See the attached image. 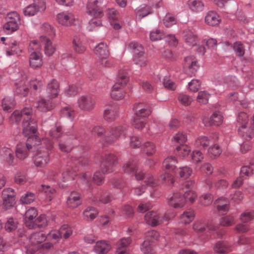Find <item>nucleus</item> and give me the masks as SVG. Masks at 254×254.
Here are the masks:
<instances>
[{
    "label": "nucleus",
    "instance_id": "f03ea898",
    "mask_svg": "<svg viewBox=\"0 0 254 254\" xmlns=\"http://www.w3.org/2000/svg\"><path fill=\"white\" fill-rule=\"evenodd\" d=\"M100 170L96 171L93 176V180L98 185H102L104 180V176L113 172L118 164L116 156L113 154H106L101 157Z\"/></svg>",
    "mask_w": 254,
    "mask_h": 254
},
{
    "label": "nucleus",
    "instance_id": "2eb2a0df",
    "mask_svg": "<svg viewBox=\"0 0 254 254\" xmlns=\"http://www.w3.org/2000/svg\"><path fill=\"white\" fill-rule=\"evenodd\" d=\"M46 4L44 0H34L33 3L26 7L23 12L24 15L27 16H32L38 12L44 11L46 9Z\"/></svg>",
    "mask_w": 254,
    "mask_h": 254
},
{
    "label": "nucleus",
    "instance_id": "c9c22d12",
    "mask_svg": "<svg viewBox=\"0 0 254 254\" xmlns=\"http://www.w3.org/2000/svg\"><path fill=\"white\" fill-rule=\"evenodd\" d=\"M35 107L40 111L46 112L51 110L52 105L49 100L41 98L34 103Z\"/></svg>",
    "mask_w": 254,
    "mask_h": 254
},
{
    "label": "nucleus",
    "instance_id": "6ab92c4d",
    "mask_svg": "<svg viewBox=\"0 0 254 254\" xmlns=\"http://www.w3.org/2000/svg\"><path fill=\"white\" fill-rule=\"evenodd\" d=\"M182 193L174 192L172 196L168 197L167 203L169 205L175 208H182L185 205V200Z\"/></svg>",
    "mask_w": 254,
    "mask_h": 254
},
{
    "label": "nucleus",
    "instance_id": "4d7b16f0",
    "mask_svg": "<svg viewBox=\"0 0 254 254\" xmlns=\"http://www.w3.org/2000/svg\"><path fill=\"white\" fill-rule=\"evenodd\" d=\"M74 50L76 53H82L85 51V47L82 44L78 36H74L72 41Z\"/></svg>",
    "mask_w": 254,
    "mask_h": 254
},
{
    "label": "nucleus",
    "instance_id": "c85d7f7f",
    "mask_svg": "<svg viewBox=\"0 0 254 254\" xmlns=\"http://www.w3.org/2000/svg\"><path fill=\"white\" fill-rule=\"evenodd\" d=\"M37 215L38 212L34 207H31L26 211L24 215V220L26 226L29 229L33 228V223L34 221L33 220Z\"/></svg>",
    "mask_w": 254,
    "mask_h": 254
},
{
    "label": "nucleus",
    "instance_id": "39448f33",
    "mask_svg": "<svg viewBox=\"0 0 254 254\" xmlns=\"http://www.w3.org/2000/svg\"><path fill=\"white\" fill-rule=\"evenodd\" d=\"M125 173L133 175H134L136 180H141L145 179L144 183L147 186L154 187L157 185L156 180L150 174H147L144 176V173L141 171H138L136 163L134 161H130L126 163L123 167Z\"/></svg>",
    "mask_w": 254,
    "mask_h": 254
},
{
    "label": "nucleus",
    "instance_id": "5fc2aeb1",
    "mask_svg": "<svg viewBox=\"0 0 254 254\" xmlns=\"http://www.w3.org/2000/svg\"><path fill=\"white\" fill-rule=\"evenodd\" d=\"M227 88L235 89L239 86V82L235 76H228L224 79Z\"/></svg>",
    "mask_w": 254,
    "mask_h": 254
},
{
    "label": "nucleus",
    "instance_id": "6e6552de",
    "mask_svg": "<svg viewBox=\"0 0 254 254\" xmlns=\"http://www.w3.org/2000/svg\"><path fill=\"white\" fill-rule=\"evenodd\" d=\"M127 48L133 54L134 62L140 66L146 65L147 60L144 55V49L142 46L137 42H131L128 45Z\"/></svg>",
    "mask_w": 254,
    "mask_h": 254
},
{
    "label": "nucleus",
    "instance_id": "393cba45",
    "mask_svg": "<svg viewBox=\"0 0 254 254\" xmlns=\"http://www.w3.org/2000/svg\"><path fill=\"white\" fill-rule=\"evenodd\" d=\"M223 116L220 112H216L214 113L208 119H203V123L205 126H219L223 122Z\"/></svg>",
    "mask_w": 254,
    "mask_h": 254
},
{
    "label": "nucleus",
    "instance_id": "dca6fc26",
    "mask_svg": "<svg viewBox=\"0 0 254 254\" xmlns=\"http://www.w3.org/2000/svg\"><path fill=\"white\" fill-rule=\"evenodd\" d=\"M184 69L189 74H195L199 68V65L196 58L193 56L186 57L183 63Z\"/></svg>",
    "mask_w": 254,
    "mask_h": 254
},
{
    "label": "nucleus",
    "instance_id": "e2e57ef3",
    "mask_svg": "<svg viewBox=\"0 0 254 254\" xmlns=\"http://www.w3.org/2000/svg\"><path fill=\"white\" fill-rule=\"evenodd\" d=\"M210 97V94L207 91H201L198 92L196 100L201 104H206Z\"/></svg>",
    "mask_w": 254,
    "mask_h": 254
},
{
    "label": "nucleus",
    "instance_id": "2f4dec72",
    "mask_svg": "<svg viewBox=\"0 0 254 254\" xmlns=\"http://www.w3.org/2000/svg\"><path fill=\"white\" fill-rule=\"evenodd\" d=\"M238 133L240 136L247 140L252 139L254 136V129L248 125L239 127Z\"/></svg>",
    "mask_w": 254,
    "mask_h": 254
},
{
    "label": "nucleus",
    "instance_id": "37998d69",
    "mask_svg": "<svg viewBox=\"0 0 254 254\" xmlns=\"http://www.w3.org/2000/svg\"><path fill=\"white\" fill-rule=\"evenodd\" d=\"M39 190L45 194L47 196L46 198L47 201H50L52 199L53 195L56 192L55 189L53 188L50 186H46L44 185H42L39 189Z\"/></svg>",
    "mask_w": 254,
    "mask_h": 254
},
{
    "label": "nucleus",
    "instance_id": "473e14b6",
    "mask_svg": "<svg viewBox=\"0 0 254 254\" xmlns=\"http://www.w3.org/2000/svg\"><path fill=\"white\" fill-rule=\"evenodd\" d=\"M94 52L99 58H108L109 51L107 45L103 42L99 43L95 48Z\"/></svg>",
    "mask_w": 254,
    "mask_h": 254
},
{
    "label": "nucleus",
    "instance_id": "9b49d317",
    "mask_svg": "<svg viewBox=\"0 0 254 254\" xmlns=\"http://www.w3.org/2000/svg\"><path fill=\"white\" fill-rule=\"evenodd\" d=\"M175 216L172 213L170 216H168L166 213L164 215H162L157 212L151 211L147 212L144 216V220L147 224L152 227L159 225L165 221H167L171 218Z\"/></svg>",
    "mask_w": 254,
    "mask_h": 254
},
{
    "label": "nucleus",
    "instance_id": "09e8293b",
    "mask_svg": "<svg viewBox=\"0 0 254 254\" xmlns=\"http://www.w3.org/2000/svg\"><path fill=\"white\" fill-rule=\"evenodd\" d=\"M118 116L117 111L115 109H106L104 111V117L105 120L108 122L114 121Z\"/></svg>",
    "mask_w": 254,
    "mask_h": 254
},
{
    "label": "nucleus",
    "instance_id": "b1692460",
    "mask_svg": "<svg viewBox=\"0 0 254 254\" xmlns=\"http://www.w3.org/2000/svg\"><path fill=\"white\" fill-rule=\"evenodd\" d=\"M193 228L194 231L197 232L210 231L211 233H215L218 229V227L214 226L212 225H208L204 221H199L194 223Z\"/></svg>",
    "mask_w": 254,
    "mask_h": 254
},
{
    "label": "nucleus",
    "instance_id": "423d86ee",
    "mask_svg": "<svg viewBox=\"0 0 254 254\" xmlns=\"http://www.w3.org/2000/svg\"><path fill=\"white\" fill-rule=\"evenodd\" d=\"M127 133V128L123 126H111L107 129L103 141V144L105 145L112 144L120 138L126 137Z\"/></svg>",
    "mask_w": 254,
    "mask_h": 254
},
{
    "label": "nucleus",
    "instance_id": "bb28decb",
    "mask_svg": "<svg viewBox=\"0 0 254 254\" xmlns=\"http://www.w3.org/2000/svg\"><path fill=\"white\" fill-rule=\"evenodd\" d=\"M0 159L5 161L7 164H11L14 160L13 150L8 147L0 148Z\"/></svg>",
    "mask_w": 254,
    "mask_h": 254
},
{
    "label": "nucleus",
    "instance_id": "8fccbe9b",
    "mask_svg": "<svg viewBox=\"0 0 254 254\" xmlns=\"http://www.w3.org/2000/svg\"><path fill=\"white\" fill-rule=\"evenodd\" d=\"M33 228H44L48 225V219L45 214L40 215L33 223Z\"/></svg>",
    "mask_w": 254,
    "mask_h": 254
},
{
    "label": "nucleus",
    "instance_id": "58836bf2",
    "mask_svg": "<svg viewBox=\"0 0 254 254\" xmlns=\"http://www.w3.org/2000/svg\"><path fill=\"white\" fill-rule=\"evenodd\" d=\"M8 45L10 48V50H7L6 54L8 56L17 55H18L22 51L21 48L20 47L19 43L13 40H10Z\"/></svg>",
    "mask_w": 254,
    "mask_h": 254
},
{
    "label": "nucleus",
    "instance_id": "a19ab883",
    "mask_svg": "<svg viewBox=\"0 0 254 254\" xmlns=\"http://www.w3.org/2000/svg\"><path fill=\"white\" fill-rule=\"evenodd\" d=\"M187 140V136L186 134L181 131H178L175 133L172 138V142L175 145H179V146L184 145Z\"/></svg>",
    "mask_w": 254,
    "mask_h": 254
},
{
    "label": "nucleus",
    "instance_id": "20e7f679",
    "mask_svg": "<svg viewBox=\"0 0 254 254\" xmlns=\"http://www.w3.org/2000/svg\"><path fill=\"white\" fill-rule=\"evenodd\" d=\"M103 0H88L86 6V12L92 18L89 20L88 28L93 31L98 27L102 26L100 18L104 15L103 10L99 7Z\"/></svg>",
    "mask_w": 254,
    "mask_h": 254
},
{
    "label": "nucleus",
    "instance_id": "bf43d9fd",
    "mask_svg": "<svg viewBox=\"0 0 254 254\" xmlns=\"http://www.w3.org/2000/svg\"><path fill=\"white\" fill-rule=\"evenodd\" d=\"M219 222L222 226H230L235 223V219L233 215H228L221 218L219 220Z\"/></svg>",
    "mask_w": 254,
    "mask_h": 254
},
{
    "label": "nucleus",
    "instance_id": "603ef678",
    "mask_svg": "<svg viewBox=\"0 0 254 254\" xmlns=\"http://www.w3.org/2000/svg\"><path fill=\"white\" fill-rule=\"evenodd\" d=\"M194 214L192 210L189 209L185 211L181 216L180 219L182 223L188 224L194 219Z\"/></svg>",
    "mask_w": 254,
    "mask_h": 254
},
{
    "label": "nucleus",
    "instance_id": "f704fd0d",
    "mask_svg": "<svg viewBox=\"0 0 254 254\" xmlns=\"http://www.w3.org/2000/svg\"><path fill=\"white\" fill-rule=\"evenodd\" d=\"M111 249V246L106 241H98L94 248L95 252L98 254H106Z\"/></svg>",
    "mask_w": 254,
    "mask_h": 254
},
{
    "label": "nucleus",
    "instance_id": "9d476101",
    "mask_svg": "<svg viewBox=\"0 0 254 254\" xmlns=\"http://www.w3.org/2000/svg\"><path fill=\"white\" fill-rule=\"evenodd\" d=\"M5 19L6 22L3 26L5 33L9 34L18 29L20 23V19L17 12L15 11L9 12L7 14Z\"/></svg>",
    "mask_w": 254,
    "mask_h": 254
},
{
    "label": "nucleus",
    "instance_id": "0e129e2a",
    "mask_svg": "<svg viewBox=\"0 0 254 254\" xmlns=\"http://www.w3.org/2000/svg\"><path fill=\"white\" fill-rule=\"evenodd\" d=\"M190 151V147L187 145L178 146L176 147V153L180 157L188 156Z\"/></svg>",
    "mask_w": 254,
    "mask_h": 254
},
{
    "label": "nucleus",
    "instance_id": "f257e3e1",
    "mask_svg": "<svg viewBox=\"0 0 254 254\" xmlns=\"http://www.w3.org/2000/svg\"><path fill=\"white\" fill-rule=\"evenodd\" d=\"M23 119V134L27 137V141L40 142V138L36 136L37 130V121L33 117L32 109L26 107L21 111H15L11 115L10 121L11 123H18Z\"/></svg>",
    "mask_w": 254,
    "mask_h": 254
},
{
    "label": "nucleus",
    "instance_id": "13d9d810",
    "mask_svg": "<svg viewBox=\"0 0 254 254\" xmlns=\"http://www.w3.org/2000/svg\"><path fill=\"white\" fill-rule=\"evenodd\" d=\"M141 149L148 156L152 155L155 152V146L150 142H146L142 144Z\"/></svg>",
    "mask_w": 254,
    "mask_h": 254
},
{
    "label": "nucleus",
    "instance_id": "3c124183",
    "mask_svg": "<svg viewBox=\"0 0 254 254\" xmlns=\"http://www.w3.org/2000/svg\"><path fill=\"white\" fill-rule=\"evenodd\" d=\"M188 5L190 8L195 12L202 11L204 7L203 3L200 0H189Z\"/></svg>",
    "mask_w": 254,
    "mask_h": 254
},
{
    "label": "nucleus",
    "instance_id": "f8f14e48",
    "mask_svg": "<svg viewBox=\"0 0 254 254\" xmlns=\"http://www.w3.org/2000/svg\"><path fill=\"white\" fill-rule=\"evenodd\" d=\"M159 237V233L155 230H150L146 233L145 240L140 247L141 251L144 254L151 253L152 243L156 241Z\"/></svg>",
    "mask_w": 254,
    "mask_h": 254
},
{
    "label": "nucleus",
    "instance_id": "c756f323",
    "mask_svg": "<svg viewBox=\"0 0 254 254\" xmlns=\"http://www.w3.org/2000/svg\"><path fill=\"white\" fill-rule=\"evenodd\" d=\"M219 15L215 11H210L208 12L205 17V22L209 26H216L218 25L221 22Z\"/></svg>",
    "mask_w": 254,
    "mask_h": 254
},
{
    "label": "nucleus",
    "instance_id": "0eeeda50",
    "mask_svg": "<svg viewBox=\"0 0 254 254\" xmlns=\"http://www.w3.org/2000/svg\"><path fill=\"white\" fill-rule=\"evenodd\" d=\"M41 46L36 40H33L29 44L30 53L29 64L33 68H37L42 66L43 61L41 56Z\"/></svg>",
    "mask_w": 254,
    "mask_h": 254
},
{
    "label": "nucleus",
    "instance_id": "de8ad7c7",
    "mask_svg": "<svg viewBox=\"0 0 254 254\" xmlns=\"http://www.w3.org/2000/svg\"><path fill=\"white\" fill-rule=\"evenodd\" d=\"M214 251L217 253H225L231 251V248L223 241H218L214 246Z\"/></svg>",
    "mask_w": 254,
    "mask_h": 254
},
{
    "label": "nucleus",
    "instance_id": "79ce46f5",
    "mask_svg": "<svg viewBox=\"0 0 254 254\" xmlns=\"http://www.w3.org/2000/svg\"><path fill=\"white\" fill-rule=\"evenodd\" d=\"M15 93L17 95L25 96L27 95L29 91L28 86L26 84L25 81H21L15 83Z\"/></svg>",
    "mask_w": 254,
    "mask_h": 254
},
{
    "label": "nucleus",
    "instance_id": "052dcab7",
    "mask_svg": "<svg viewBox=\"0 0 254 254\" xmlns=\"http://www.w3.org/2000/svg\"><path fill=\"white\" fill-rule=\"evenodd\" d=\"M61 113L63 117H66L71 121H72L74 119V111L68 106L63 107L61 111Z\"/></svg>",
    "mask_w": 254,
    "mask_h": 254
},
{
    "label": "nucleus",
    "instance_id": "680f3d73",
    "mask_svg": "<svg viewBox=\"0 0 254 254\" xmlns=\"http://www.w3.org/2000/svg\"><path fill=\"white\" fill-rule=\"evenodd\" d=\"M61 238L67 239L72 234V230L67 225H64L59 230Z\"/></svg>",
    "mask_w": 254,
    "mask_h": 254
},
{
    "label": "nucleus",
    "instance_id": "1a4fd4ad",
    "mask_svg": "<svg viewBox=\"0 0 254 254\" xmlns=\"http://www.w3.org/2000/svg\"><path fill=\"white\" fill-rule=\"evenodd\" d=\"M177 163V160L176 158L174 156H170L164 160L163 166L167 171L176 173V171L178 170V169H176ZM160 177L162 180L172 184L175 182L174 178L172 177V175L168 171L165 172L164 174L161 175Z\"/></svg>",
    "mask_w": 254,
    "mask_h": 254
},
{
    "label": "nucleus",
    "instance_id": "7ed1b4c3",
    "mask_svg": "<svg viewBox=\"0 0 254 254\" xmlns=\"http://www.w3.org/2000/svg\"><path fill=\"white\" fill-rule=\"evenodd\" d=\"M36 145L37 152L34 157V163L37 167H44L50 161V151L53 147V142L47 138H43Z\"/></svg>",
    "mask_w": 254,
    "mask_h": 254
},
{
    "label": "nucleus",
    "instance_id": "c03bdc74",
    "mask_svg": "<svg viewBox=\"0 0 254 254\" xmlns=\"http://www.w3.org/2000/svg\"><path fill=\"white\" fill-rule=\"evenodd\" d=\"M128 81V76L127 72L125 70H121L119 71L117 76V82L121 86H125Z\"/></svg>",
    "mask_w": 254,
    "mask_h": 254
},
{
    "label": "nucleus",
    "instance_id": "4c0bfd02",
    "mask_svg": "<svg viewBox=\"0 0 254 254\" xmlns=\"http://www.w3.org/2000/svg\"><path fill=\"white\" fill-rule=\"evenodd\" d=\"M132 126L134 128L142 130L145 129L146 132L148 134H154V132L151 130V128H148V127L146 126V124L144 120L139 118H135L132 122Z\"/></svg>",
    "mask_w": 254,
    "mask_h": 254
},
{
    "label": "nucleus",
    "instance_id": "338daca9",
    "mask_svg": "<svg viewBox=\"0 0 254 254\" xmlns=\"http://www.w3.org/2000/svg\"><path fill=\"white\" fill-rule=\"evenodd\" d=\"M244 197V193L240 190L234 191L231 193L230 199L236 203H239Z\"/></svg>",
    "mask_w": 254,
    "mask_h": 254
},
{
    "label": "nucleus",
    "instance_id": "4468645a",
    "mask_svg": "<svg viewBox=\"0 0 254 254\" xmlns=\"http://www.w3.org/2000/svg\"><path fill=\"white\" fill-rule=\"evenodd\" d=\"M194 185V181H189L186 182L183 186L180 187V189L182 190L184 189V187H185L187 190L185 191H183L184 192L183 198H184L185 204L186 203H193L197 197L196 192L192 190Z\"/></svg>",
    "mask_w": 254,
    "mask_h": 254
},
{
    "label": "nucleus",
    "instance_id": "412c9836",
    "mask_svg": "<svg viewBox=\"0 0 254 254\" xmlns=\"http://www.w3.org/2000/svg\"><path fill=\"white\" fill-rule=\"evenodd\" d=\"M15 192L11 188H6L3 190L1 197L3 201V204L7 206L12 205L15 200Z\"/></svg>",
    "mask_w": 254,
    "mask_h": 254
},
{
    "label": "nucleus",
    "instance_id": "774afa93",
    "mask_svg": "<svg viewBox=\"0 0 254 254\" xmlns=\"http://www.w3.org/2000/svg\"><path fill=\"white\" fill-rule=\"evenodd\" d=\"M164 25L167 27H171L172 25L176 24L177 20L174 16L168 13L166 15L163 20Z\"/></svg>",
    "mask_w": 254,
    "mask_h": 254
},
{
    "label": "nucleus",
    "instance_id": "a211bd4d",
    "mask_svg": "<svg viewBox=\"0 0 254 254\" xmlns=\"http://www.w3.org/2000/svg\"><path fill=\"white\" fill-rule=\"evenodd\" d=\"M95 101L93 98L89 96H80L77 100L78 107L82 110L89 111L95 107Z\"/></svg>",
    "mask_w": 254,
    "mask_h": 254
},
{
    "label": "nucleus",
    "instance_id": "6e6d98bb",
    "mask_svg": "<svg viewBox=\"0 0 254 254\" xmlns=\"http://www.w3.org/2000/svg\"><path fill=\"white\" fill-rule=\"evenodd\" d=\"M222 149L219 145L215 144L208 150V154L209 156L212 159H215L219 156L222 153Z\"/></svg>",
    "mask_w": 254,
    "mask_h": 254
},
{
    "label": "nucleus",
    "instance_id": "ea45409f",
    "mask_svg": "<svg viewBox=\"0 0 254 254\" xmlns=\"http://www.w3.org/2000/svg\"><path fill=\"white\" fill-rule=\"evenodd\" d=\"M15 102L12 97H5L2 100L1 106L4 111L10 112L15 106Z\"/></svg>",
    "mask_w": 254,
    "mask_h": 254
},
{
    "label": "nucleus",
    "instance_id": "72a5a7b5",
    "mask_svg": "<svg viewBox=\"0 0 254 254\" xmlns=\"http://www.w3.org/2000/svg\"><path fill=\"white\" fill-rule=\"evenodd\" d=\"M183 36L185 41L189 45L193 46L196 44L198 37L190 29L185 30L184 31Z\"/></svg>",
    "mask_w": 254,
    "mask_h": 254
},
{
    "label": "nucleus",
    "instance_id": "a18cd8bd",
    "mask_svg": "<svg viewBox=\"0 0 254 254\" xmlns=\"http://www.w3.org/2000/svg\"><path fill=\"white\" fill-rule=\"evenodd\" d=\"M98 214L97 210L93 207H87L83 213L84 219L86 220H92L95 218Z\"/></svg>",
    "mask_w": 254,
    "mask_h": 254
},
{
    "label": "nucleus",
    "instance_id": "cd10ccee",
    "mask_svg": "<svg viewBox=\"0 0 254 254\" xmlns=\"http://www.w3.org/2000/svg\"><path fill=\"white\" fill-rule=\"evenodd\" d=\"M215 205L217 211L222 215L226 214L229 209V201L223 197H221L216 200Z\"/></svg>",
    "mask_w": 254,
    "mask_h": 254
},
{
    "label": "nucleus",
    "instance_id": "a878e982",
    "mask_svg": "<svg viewBox=\"0 0 254 254\" xmlns=\"http://www.w3.org/2000/svg\"><path fill=\"white\" fill-rule=\"evenodd\" d=\"M133 109L135 111L136 118L148 117L151 113L150 109L143 103H138L135 104L134 106Z\"/></svg>",
    "mask_w": 254,
    "mask_h": 254
},
{
    "label": "nucleus",
    "instance_id": "f3484780",
    "mask_svg": "<svg viewBox=\"0 0 254 254\" xmlns=\"http://www.w3.org/2000/svg\"><path fill=\"white\" fill-rule=\"evenodd\" d=\"M38 142L31 141L29 142L27 141L26 145L23 144H19L17 146L16 150V155L17 158L23 160L28 155V152L30 150H34V148H36V145H39Z\"/></svg>",
    "mask_w": 254,
    "mask_h": 254
},
{
    "label": "nucleus",
    "instance_id": "7c9ffc66",
    "mask_svg": "<svg viewBox=\"0 0 254 254\" xmlns=\"http://www.w3.org/2000/svg\"><path fill=\"white\" fill-rule=\"evenodd\" d=\"M46 238V235L43 231L34 232L30 235L29 242L31 245L36 246L43 243Z\"/></svg>",
    "mask_w": 254,
    "mask_h": 254
},
{
    "label": "nucleus",
    "instance_id": "5701e85b",
    "mask_svg": "<svg viewBox=\"0 0 254 254\" xmlns=\"http://www.w3.org/2000/svg\"><path fill=\"white\" fill-rule=\"evenodd\" d=\"M39 45L41 44L44 46V51L46 55L48 56H52L55 51V48L53 45L51 40L46 36H42L40 38L39 41L38 42Z\"/></svg>",
    "mask_w": 254,
    "mask_h": 254
},
{
    "label": "nucleus",
    "instance_id": "49530a36",
    "mask_svg": "<svg viewBox=\"0 0 254 254\" xmlns=\"http://www.w3.org/2000/svg\"><path fill=\"white\" fill-rule=\"evenodd\" d=\"M18 222L16 219L13 217L7 218L4 228L6 232H11L15 231L18 227Z\"/></svg>",
    "mask_w": 254,
    "mask_h": 254
},
{
    "label": "nucleus",
    "instance_id": "e433bc0d",
    "mask_svg": "<svg viewBox=\"0 0 254 254\" xmlns=\"http://www.w3.org/2000/svg\"><path fill=\"white\" fill-rule=\"evenodd\" d=\"M118 84H115L112 88L111 93V97L116 100H119L123 99L125 97V92L122 89V87Z\"/></svg>",
    "mask_w": 254,
    "mask_h": 254
},
{
    "label": "nucleus",
    "instance_id": "864d4df0",
    "mask_svg": "<svg viewBox=\"0 0 254 254\" xmlns=\"http://www.w3.org/2000/svg\"><path fill=\"white\" fill-rule=\"evenodd\" d=\"M152 12L151 7L146 4L141 5L136 10V15L143 18Z\"/></svg>",
    "mask_w": 254,
    "mask_h": 254
},
{
    "label": "nucleus",
    "instance_id": "ddd939ff",
    "mask_svg": "<svg viewBox=\"0 0 254 254\" xmlns=\"http://www.w3.org/2000/svg\"><path fill=\"white\" fill-rule=\"evenodd\" d=\"M58 23L66 27L74 25L77 20L75 15L71 11H64L60 12L57 15Z\"/></svg>",
    "mask_w": 254,
    "mask_h": 254
},
{
    "label": "nucleus",
    "instance_id": "4be33fe9",
    "mask_svg": "<svg viewBox=\"0 0 254 254\" xmlns=\"http://www.w3.org/2000/svg\"><path fill=\"white\" fill-rule=\"evenodd\" d=\"M60 92L59 84L56 79L51 80L47 84L46 92L47 96L51 99L57 97Z\"/></svg>",
    "mask_w": 254,
    "mask_h": 254
},
{
    "label": "nucleus",
    "instance_id": "aec40b11",
    "mask_svg": "<svg viewBox=\"0 0 254 254\" xmlns=\"http://www.w3.org/2000/svg\"><path fill=\"white\" fill-rule=\"evenodd\" d=\"M82 203L80 194L76 191L70 192L66 199V204L68 208L74 209L79 206Z\"/></svg>",
    "mask_w": 254,
    "mask_h": 254
},
{
    "label": "nucleus",
    "instance_id": "69168bd1",
    "mask_svg": "<svg viewBox=\"0 0 254 254\" xmlns=\"http://www.w3.org/2000/svg\"><path fill=\"white\" fill-rule=\"evenodd\" d=\"M107 16L110 22L118 20L120 17V13L115 8L108 9L107 11Z\"/></svg>",
    "mask_w": 254,
    "mask_h": 254
}]
</instances>
